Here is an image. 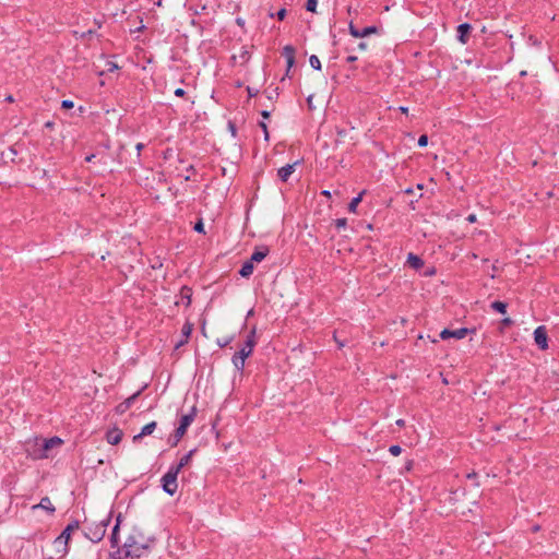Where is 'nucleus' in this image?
I'll return each instance as SVG.
<instances>
[{
  "instance_id": "ddd939ff",
  "label": "nucleus",
  "mask_w": 559,
  "mask_h": 559,
  "mask_svg": "<svg viewBox=\"0 0 559 559\" xmlns=\"http://www.w3.org/2000/svg\"><path fill=\"white\" fill-rule=\"evenodd\" d=\"M193 331V324L189 321H187L183 325H182V329H181V336L182 338L176 344V347H180L182 345H185L186 343H188V340L191 335Z\"/></svg>"
},
{
  "instance_id": "7ed1b4c3",
  "label": "nucleus",
  "mask_w": 559,
  "mask_h": 559,
  "mask_svg": "<svg viewBox=\"0 0 559 559\" xmlns=\"http://www.w3.org/2000/svg\"><path fill=\"white\" fill-rule=\"evenodd\" d=\"M109 523L110 514H107L99 521L86 522L84 526V534L91 542L98 543L104 538Z\"/></svg>"
},
{
  "instance_id": "3c124183",
  "label": "nucleus",
  "mask_w": 559,
  "mask_h": 559,
  "mask_svg": "<svg viewBox=\"0 0 559 559\" xmlns=\"http://www.w3.org/2000/svg\"><path fill=\"white\" fill-rule=\"evenodd\" d=\"M7 100H8V102H10V103H12V102H13V97H12V96H8V97H7Z\"/></svg>"
},
{
  "instance_id": "c756f323",
  "label": "nucleus",
  "mask_w": 559,
  "mask_h": 559,
  "mask_svg": "<svg viewBox=\"0 0 559 559\" xmlns=\"http://www.w3.org/2000/svg\"><path fill=\"white\" fill-rule=\"evenodd\" d=\"M347 225V219L346 218H337L335 221V226L337 229H341V228H345Z\"/></svg>"
},
{
  "instance_id": "bb28decb",
  "label": "nucleus",
  "mask_w": 559,
  "mask_h": 559,
  "mask_svg": "<svg viewBox=\"0 0 559 559\" xmlns=\"http://www.w3.org/2000/svg\"><path fill=\"white\" fill-rule=\"evenodd\" d=\"M86 559H100L99 551L90 549L86 551Z\"/></svg>"
},
{
  "instance_id": "412c9836",
  "label": "nucleus",
  "mask_w": 559,
  "mask_h": 559,
  "mask_svg": "<svg viewBox=\"0 0 559 559\" xmlns=\"http://www.w3.org/2000/svg\"><path fill=\"white\" fill-rule=\"evenodd\" d=\"M407 263L415 270L420 269L424 265V261L418 255L413 253L408 254Z\"/></svg>"
},
{
  "instance_id": "4be33fe9",
  "label": "nucleus",
  "mask_w": 559,
  "mask_h": 559,
  "mask_svg": "<svg viewBox=\"0 0 559 559\" xmlns=\"http://www.w3.org/2000/svg\"><path fill=\"white\" fill-rule=\"evenodd\" d=\"M364 193H365V191L360 192L357 197L352 199V201L348 204V211L349 212L356 213L357 206L360 203Z\"/></svg>"
},
{
  "instance_id": "4468645a",
  "label": "nucleus",
  "mask_w": 559,
  "mask_h": 559,
  "mask_svg": "<svg viewBox=\"0 0 559 559\" xmlns=\"http://www.w3.org/2000/svg\"><path fill=\"white\" fill-rule=\"evenodd\" d=\"M283 56L286 59L287 62V73L289 72L290 68L295 63V49L292 46H285L283 48Z\"/></svg>"
},
{
  "instance_id": "473e14b6",
  "label": "nucleus",
  "mask_w": 559,
  "mask_h": 559,
  "mask_svg": "<svg viewBox=\"0 0 559 559\" xmlns=\"http://www.w3.org/2000/svg\"><path fill=\"white\" fill-rule=\"evenodd\" d=\"M73 106H74L73 102L69 100V99H64L61 103V107L64 109H71V108H73Z\"/></svg>"
},
{
  "instance_id": "79ce46f5",
  "label": "nucleus",
  "mask_w": 559,
  "mask_h": 559,
  "mask_svg": "<svg viewBox=\"0 0 559 559\" xmlns=\"http://www.w3.org/2000/svg\"><path fill=\"white\" fill-rule=\"evenodd\" d=\"M261 115H262V117H263V118H265V119L270 117V112H269L267 110H263V111L261 112Z\"/></svg>"
},
{
  "instance_id": "423d86ee",
  "label": "nucleus",
  "mask_w": 559,
  "mask_h": 559,
  "mask_svg": "<svg viewBox=\"0 0 559 559\" xmlns=\"http://www.w3.org/2000/svg\"><path fill=\"white\" fill-rule=\"evenodd\" d=\"M179 472L174 469L173 467H169L168 472L162 477V486L163 490L168 493L169 496H174L177 492L178 489V477Z\"/></svg>"
},
{
  "instance_id": "7c9ffc66",
  "label": "nucleus",
  "mask_w": 559,
  "mask_h": 559,
  "mask_svg": "<svg viewBox=\"0 0 559 559\" xmlns=\"http://www.w3.org/2000/svg\"><path fill=\"white\" fill-rule=\"evenodd\" d=\"M428 144V136L426 134H423L418 139V145L420 147H425Z\"/></svg>"
},
{
  "instance_id": "6e6552de",
  "label": "nucleus",
  "mask_w": 559,
  "mask_h": 559,
  "mask_svg": "<svg viewBox=\"0 0 559 559\" xmlns=\"http://www.w3.org/2000/svg\"><path fill=\"white\" fill-rule=\"evenodd\" d=\"M471 331L466 328H461V329H457V330H449V329H444L440 332L439 336L441 340H448V338H456V340H462Z\"/></svg>"
},
{
  "instance_id": "5701e85b",
  "label": "nucleus",
  "mask_w": 559,
  "mask_h": 559,
  "mask_svg": "<svg viewBox=\"0 0 559 559\" xmlns=\"http://www.w3.org/2000/svg\"><path fill=\"white\" fill-rule=\"evenodd\" d=\"M490 307H491V309H493L495 311H497L499 313L503 314L507 312V304L503 301L496 300V301L491 302Z\"/></svg>"
},
{
  "instance_id": "393cba45",
  "label": "nucleus",
  "mask_w": 559,
  "mask_h": 559,
  "mask_svg": "<svg viewBox=\"0 0 559 559\" xmlns=\"http://www.w3.org/2000/svg\"><path fill=\"white\" fill-rule=\"evenodd\" d=\"M60 443H61V439H59L58 437H55L49 440H45L44 448L49 449V448L53 447L55 444H60Z\"/></svg>"
},
{
  "instance_id": "5fc2aeb1",
  "label": "nucleus",
  "mask_w": 559,
  "mask_h": 559,
  "mask_svg": "<svg viewBox=\"0 0 559 559\" xmlns=\"http://www.w3.org/2000/svg\"><path fill=\"white\" fill-rule=\"evenodd\" d=\"M248 92L250 95L253 94V91H251V88H248Z\"/></svg>"
},
{
  "instance_id": "72a5a7b5",
  "label": "nucleus",
  "mask_w": 559,
  "mask_h": 559,
  "mask_svg": "<svg viewBox=\"0 0 559 559\" xmlns=\"http://www.w3.org/2000/svg\"><path fill=\"white\" fill-rule=\"evenodd\" d=\"M259 126L261 127L262 129V132L264 133V139L267 141L269 140V131H267V126L265 122H260Z\"/></svg>"
},
{
  "instance_id": "6e6d98bb",
  "label": "nucleus",
  "mask_w": 559,
  "mask_h": 559,
  "mask_svg": "<svg viewBox=\"0 0 559 559\" xmlns=\"http://www.w3.org/2000/svg\"><path fill=\"white\" fill-rule=\"evenodd\" d=\"M405 192L406 193H412V189H407Z\"/></svg>"
},
{
  "instance_id": "aec40b11",
  "label": "nucleus",
  "mask_w": 559,
  "mask_h": 559,
  "mask_svg": "<svg viewBox=\"0 0 559 559\" xmlns=\"http://www.w3.org/2000/svg\"><path fill=\"white\" fill-rule=\"evenodd\" d=\"M253 263L250 260H248L242 264L241 269L239 270V274L242 277H249L253 273Z\"/></svg>"
},
{
  "instance_id": "f704fd0d",
  "label": "nucleus",
  "mask_w": 559,
  "mask_h": 559,
  "mask_svg": "<svg viewBox=\"0 0 559 559\" xmlns=\"http://www.w3.org/2000/svg\"><path fill=\"white\" fill-rule=\"evenodd\" d=\"M194 230L198 231V233H203L204 231V225H203L202 221H199L198 223H195Z\"/></svg>"
},
{
  "instance_id": "cd10ccee",
  "label": "nucleus",
  "mask_w": 559,
  "mask_h": 559,
  "mask_svg": "<svg viewBox=\"0 0 559 559\" xmlns=\"http://www.w3.org/2000/svg\"><path fill=\"white\" fill-rule=\"evenodd\" d=\"M389 452L394 455V456H397L401 454L402 452V448L397 444H393L389 448Z\"/></svg>"
},
{
  "instance_id": "a211bd4d",
  "label": "nucleus",
  "mask_w": 559,
  "mask_h": 559,
  "mask_svg": "<svg viewBox=\"0 0 559 559\" xmlns=\"http://www.w3.org/2000/svg\"><path fill=\"white\" fill-rule=\"evenodd\" d=\"M36 508L44 509V510L48 511L51 514L56 510L53 504H52V502H51V500L48 497L41 498L40 502L37 506L33 507V509H36Z\"/></svg>"
},
{
  "instance_id": "20e7f679",
  "label": "nucleus",
  "mask_w": 559,
  "mask_h": 559,
  "mask_svg": "<svg viewBox=\"0 0 559 559\" xmlns=\"http://www.w3.org/2000/svg\"><path fill=\"white\" fill-rule=\"evenodd\" d=\"M79 528V522L73 521L69 523L66 528L61 532V534L53 540V546L56 548L57 554L60 556H64L68 554V544L71 537V533Z\"/></svg>"
},
{
  "instance_id": "2eb2a0df",
  "label": "nucleus",
  "mask_w": 559,
  "mask_h": 559,
  "mask_svg": "<svg viewBox=\"0 0 559 559\" xmlns=\"http://www.w3.org/2000/svg\"><path fill=\"white\" fill-rule=\"evenodd\" d=\"M269 254V248L267 247H262V248H259V249H255L251 257H250V261L254 264V263H259L261 262L262 260L265 259V257Z\"/></svg>"
},
{
  "instance_id": "de8ad7c7",
  "label": "nucleus",
  "mask_w": 559,
  "mask_h": 559,
  "mask_svg": "<svg viewBox=\"0 0 559 559\" xmlns=\"http://www.w3.org/2000/svg\"><path fill=\"white\" fill-rule=\"evenodd\" d=\"M322 194L325 197H331V192L329 190H323Z\"/></svg>"
},
{
  "instance_id": "e433bc0d",
  "label": "nucleus",
  "mask_w": 559,
  "mask_h": 559,
  "mask_svg": "<svg viewBox=\"0 0 559 559\" xmlns=\"http://www.w3.org/2000/svg\"><path fill=\"white\" fill-rule=\"evenodd\" d=\"M286 15V10L285 9H281L277 13H276V16L278 20H283Z\"/></svg>"
},
{
  "instance_id": "864d4df0",
  "label": "nucleus",
  "mask_w": 559,
  "mask_h": 559,
  "mask_svg": "<svg viewBox=\"0 0 559 559\" xmlns=\"http://www.w3.org/2000/svg\"><path fill=\"white\" fill-rule=\"evenodd\" d=\"M248 92L250 95L253 94V91H251V88H248Z\"/></svg>"
},
{
  "instance_id": "c9c22d12",
  "label": "nucleus",
  "mask_w": 559,
  "mask_h": 559,
  "mask_svg": "<svg viewBox=\"0 0 559 559\" xmlns=\"http://www.w3.org/2000/svg\"><path fill=\"white\" fill-rule=\"evenodd\" d=\"M174 94L177 96V97H183L185 94H186V91L181 87L175 90Z\"/></svg>"
},
{
  "instance_id": "9d476101",
  "label": "nucleus",
  "mask_w": 559,
  "mask_h": 559,
  "mask_svg": "<svg viewBox=\"0 0 559 559\" xmlns=\"http://www.w3.org/2000/svg\"><path fill=\"white\" fill-rule=\"evenodd\" d=\"M300 164V160H296L293 164H287L277 170V176L281 181L287 182L290 175L295 171V167Z\"/></svg>"
},
{
  "instance_id": "37998d69",
  "label": "nucleus",
  "mask_w": 559,
  "mask_h": 559,
  "mask_svg": "<svg viewBox=\"0 0 559 559\" xmlns=\"http://www.w3.org/2000/svg\"><path fill=\"white\" fill-rule=\"evenodd\" d=\"M400 111L403 112V114H407L408 112V108L404 107V106H401L400 107Z\"/></svg>"
},
{
  "instance_id": "603ef678",
  "label": "nucleus",
  "mask_w": 559,
  "mask_h": 559,
  "mask_svg": "<svg viewBox=\"0 0 559 559\" xmlns=\"http://www.w3.org/2000/svg\"><path fill=\"white\" fill-rule=\"evenodd\" d=\"M520 75H521V76H525V75H526V71H521V72H520Z\"/></svg>"
},
{
  "instance_id": "ea45409f",
  "label": "nucleus",
  "mask_w": 559,
  "mask_h": 559,
  "mask_svg": "<svg viewBox=\"0 0 559 559\" xmlns=\"http://www.w3.org/2000/svg\"><path fill=\"white\" fill-rule=\"evenodd\" d=\"M356 60H357V57H356V56H348V57H347V61H348V62H354V61H356Z\"/></svg>"
},
{
  "instance_id": "dca6fc26",
  "label": "nucleus",
  "mask_w": 559,
  "mask_h": 559,
  "mask_svg": "<svg viewBox=\"0 0 559 559\" xmlns=\"http://www.w3.org/2000/svg\"><path fill=\"white\" fill-rule=\"evenodd\" d=\"M156 426H157L156 421H151V423L146 424L145 426H143L141 432L133 437V441L136 442L141 438L152 435L153 431L155 430Z\"/></svg>"
},
{
  "instance_id": "4c0bfd02",
  "label": "nucleus",
  "mask_w": 559,
  "mask_h": 559,
  "mask_svg": "<svg viewBox=\"0 0 559 559\" xmlns=\"http://www.w3.org/2000/svg\"><path fill=\"white\" fill-rule=\"evenodd\" d=\"M467 221L471 223H474L476 221V215L475 214L468 215Z\"/></svg>"
},
{
  "instance_id": "58836bf2",
  "label": "nucleus",
  "mask_w": 559,
  "mask_h": 559,
  "mask_svg": "<svg viewBox=\"0 0 559 559\" xmlns=\"http://www.w3.org/2000/svg\"><path fill=\"white\" fill-rule=\"evenodd\" d=\"M502 323H503V324H506V325H509V324H511V323H512V321H511V319H510V318H504V319L502 320Z\"/></svg>"
},
{
  "instance_id": "c85d7f7f",
  "label": "nucleus",
  "mask_w": 559,
  "mask_h": 559,
  "mask_svg": "<svg viewBox=\"0 0 559 559\" xmlns=\"http://www.w3.org/2000/svg\"><path fill=\"white\" fill-rule=\"evenodd\" d=\"M231 341H233V337L218 338V340H217V345H218L219 347H225V346H227Z\"/></svg>"
},
{
  "instance_id": "8fccbe9b",
  "label": "nucleus",
  "mask_w": 559,
  "mask_h": 559,
  "mask_svg": "<svg viewBox=\"0 0 559 559\" xmlns=\"http://www.w3.org/2000/svg\"><path fill=\"white\" fill-rule=\"evenodd\" d=\"M230 132L233 133V135L236 134V129L233 126H230Z\"/></svg>"
},
{
  "instance_id": "39448f33",
  "label": "nucleus",
  "mask_w": 559,
  "mask_h": 559,
  "mask_svg": "<svg viewBox=\"0 0 559 559\" xmlns=\"http://www.w3.org/2000/svg\"><path fill=\"white\" fill-rule=\"evenodd\" d=\"M195 416H197V408H195V406H193V407H191V409L188 414H185L180 417L179 426L175 430V435H174L175 440L173 442V445H176L180 441V439L186 435L187 429L193 423Z\"/></svg>"
},
{
  "instance_id": "09e8293b",
  "label": "nucleus",
  "mask_w": 559,
  "mask_h": 559,
  "mask_svg": "<svg viewBox=\"0 0 559 559\" xmlns=\"http://www.w3.org/2000/svg\"><path fill=\"white\" fill-rule=\"evenodd\" d=\"M476 477V474L475 473H469L467 474V478L472 479V478H475Z\"/></svg>"
},
{
  "instance_id": "9b49d317",
  "label": "nucleus",
  "mask_w": 559,
  "mask_h": 559,
  "mask_svg": "<svg viewBox=\"0 0 559 559\" xmlns=\"http://www.w3.org/2000/svg\"><path fill=\"white\" fill-rule=\"evenodd\" d=\"M472 31V26L468 23H463L457 26V39L462 44H466L468 41V35Z\"/></svg>"
},
{
  "instance_id": "a878e982",
  "label": "nucleus",
  "mask_w": 559,
  "mask_h": 559,
  "mask_svg": "<svg viewBox=\"0 0 559 559\" xmlns=\"http://www.w3.org/2000/svg\"><path fill=\"white\" fill-rule=\"evenodd\" d=\"M318 0H307L306 10L309 12H316Z\"/></svg>"
},
{
  "instance_id": "a18cd8bd",
  "label": "nucleus",
  "mask_w": 559,
  "mask_h": 559,
  "mask_svg": "<svg viewBox=\"0 0 559 559\" xmlns=\"http://www.w3.org/2000/svg\"><path fill=\"white\" fill-rule=\"evenodd\" d=\"M144 147V145L142 143H138L136 144V151L140 153L141 150Z\"/></svg>"
},
{
  "instance_id": "2f4dec72",
  "label": "nucleus",
  "mask_w": 559,
  "mask_h": 559,
  "mask_svg": "<svg viewBox=\"0 0 559 559\" xmlns=\"http://www.w3.org/2000/svg\"><path fill=\"white\" fill-rule=\"evenodd\" d=\"M139 395H140V391H139V392H136V393H134V394H133V395H131L130 397H128V399L126 400V405H127V407H129V406H130V405H131V404L136 400V397H138Z\"/></svg>"
},
{
  "instance_id": "f3484780",
  "label": "nucleus",
  "mask_w": 559,
  "mask_h": 559,
  "mask_svg": "<svg viewBox=\"0 0 559 559\" xmlns=\"http://www.w3.org/2000/svg\"><path fill=\"white\" fill-rule=\"evenodd\" d=\"M194 452H195V449L190 450L187 454H185V455L180 459V461H179V463H178L177 465H173L171 467H173L174 469H176L177 472H179V473H180V471H181L186 465H188V464H189V462L191 461V457H192V455H193V453H194Z\"/></svg>"
},
{
  "instance_id": "a19ab883",
  "label": "nucleus",
  "mask_w": 559,
  "mask_h": 559,
  "mask_svg": "<svg viewBox=\"0 0 559 559\" xmlns=\"http://www.w3.org/2000/svg\"><path fill=\"white\" fill-rule=\"evenodd\" d=\"M396 425L400 426V427H403L405 425V420L404 419H397L396 420Z\"/></svg>"
},
{
  "instance_id": "c03bdc74",
  "label": "nucleus",
  "mask_w": 559,
  "mask_h": 559,
  "mask_svg": "<svg viewBox=\"0 0 559 559\" xmlns=\"http://www.w3.org/2000/svg\"><path fill=\"white\" fill-rule=\"evenodd\" d=\"M358 47H359V49L365 50L367 48V44L366 43H360L358 45Z\"/></svg>"
},
{
  "instance_id": "6ab92c4d",
  "label": "nucleus",
  "mask_w": 559,
  "mask_h": 559,
  "mask_svg": "<svg viewBox=\"0 0 559 559\" xmlns=\"http://www.w3.org/2000/svg\"><path fill=\"white\" fill-rule=\"evenodd\" d=\"M120 514L116 519V524L112 527L111 535H110V544L111 547H116L118 545V534H119V526H120Z\"/></svg>"
},
{
  "instance_id": "f8f14e48",
  "label": "nucleus",
  "mask_w": 559,
  "mask_h": 559,
  "mask_svg": "<svg viewBox=\"0 0 559 559\" xmlns=\"http://www.w3.org/2000/svg\"><path fill=\"white\" fill-rule=\"evenodd\" d=\"M123 432L119 428H112L107 431L106 440L109 444L116 445L122 439Z\"/></svg>"
},
{
  "instance_id": "f257e3e1",
  "label": "nucleus",
  "mask_w": 559,
  "mask_h": 559,
  "mask_svg": "<svg viewBox=\"0 0 559 559\" xmlns=\"http://www.w3.org/2000/svg\"><path fill=\"white\" fill-rule=\"evenodd\" d=\"M153 539L146 537L141 530L133 527L123 545L111 554L110 559H138L151 547Z\"/></svg>"
},
{
  "instance_id": "0eeeda50",
  "label": "nucleus",
  "mask_w": 559,
  "mask_h": 559,
  "mask_svg": "<svg viewBox=\"0 0 559 559\" xmlns=\"http://www.w3.org/2000/svg\"><path fill=\"white\" fill-rule=\"evenodd\" d=\"M534 341L539 349L545 350L548 348L547 330L544 325H539L535 329Z\"/></svg>"
},
{
  "instance_id": "b1692460",
  "label": "nucleus",
  "mask_w": 559,
  "mask_h": 559,
  "mask_svg": "<svg viewBox=\"0 0 559 559\" xmlns=\"http://www.w3.org/2000/svg\"><path fill=\"white\" fill-rule=\"evenodd\" d=\"M309 63L314 70H321V61L316 55L310 56Z\"/></svg>"
},
{
  "instance_id": "f03ea898",
  "label": "nucleus",
  "mask_w": 559,
  "mask_h": 559,
  "mask_svg": "<svg viewBox=\"0 0 559 559\" xmlns=\"http://www.w3.org/2000/svg\"><path fill=\"white\" fill-rule=\"evenodd\" d=\"M255 345V328H253L249 334L247 335V340L243 346L235 353L233 356V365L238 371H242L245 368L246 359L252 354L253 347Z\"/></svg>"
},
{
  "instance_id": "1a4fd4ad",
  "label": "nucleus",
  "mask_w": 559,
  "mask_h": 559,
  "mask_svg": "<svg viewBox=\"0 0 559 559\" xmlns=\"http://www.w3.org/2000/svg\"><path fill=\"white\" fill-rule=\"evenodd\" d=\"M349 34L355 38H364L371 34L378 33V28L376 26H367L362 29H358L353 23L348 26Z\"/></svg>"
},
{
  "instance_id": "49530a36",
  "label": "nucleus",
  "mask_w": 559,
  "mask_h": 559,
  "mask_svg": "<svg viewBox=\"0 0 559 559\" xmlns=\"http://www.w3.org/2000/svg\"><path fill=\"white\" fill-rule=\"evenodd\" d=\"M94 157H95V155H93V154H92V155H88V156H86V157H85V160H86V162H92V159H93Z\"/></svg>"
}]
</instances>
